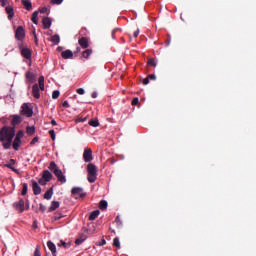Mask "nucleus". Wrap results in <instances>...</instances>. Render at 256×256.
Masks as SVG:
<instances>
[{"instance_id":"obj_1","label":"nucleus","mask_w":256,"mask_h":256,"mask_svg":"<svg viewBox=\"0 0 256 256\" xmlns=\"http://www.w3.org/2000/svg\"><path fill=\"white\" fill-rule=\"evenodd\" d=\"M16 136L14 127L4 126L0 129V142L4 150H9L12 146L13 139Z\"/></svg>"},{"instance_id":"obj_2","label":"nucleus","mask_w":256,"mask_h":256,"mask_svg":"<svg viewBox=\"0 0 256 256\" xmlns=\"http://www.w3.org/2000/svg\"><path fill=\"white\" fill-rule=\"evenodd\" d=\"M48 169L56 176L59 182L62 184L67 182L66 176L64 175L62 169L58 167L55 161L50 162Z\"/></svg>"},{"instance_id":"obj_3","label":"nucleus","mask_w":256,"mask_h":256,"mask_svg":"<svg viewBox=\"0 0 256 256\" xmlns=\"http://www.w3.org/2000/svg\"><path fill=\"white\" fill-rule=\"evenodd\" d=\"M87 172H88V182L95 183L97 181V166L93 163H89L87 165Z\"/></svg>"},{"instance_id":"obj_4","label":"nucleus","mask_w":256,"mask_h":256,"mask_svg":"<svg viewBox=\"0 0 256 256\" xmlns=\"http://www.w3.org/2000/svg\"><path fill=\"white\" fill-rule=\"evenodd\" d=\"M24 131L23 130H19L16 135L15 138L12 142V148L14 151H19L21 145H22V139L24 138Z\"/></svg>"},{"instance_id":"obj_5","label":"nucleus","mask_w":256,"mask_h":256,"mask_svg":"<svg viewBox=\"0 0 256 256\" xmlns=\"http://www.w3.org/2000/svg\"><path fill=\"white\" fill-rule=\"evenodd\" d=\"M53 179V174L49 170H44L42 172L41 178H39L38 183L41 186H46Z\"/></svg>"},{"instance_id":"obj_6","label":"nucleus","mask_w":256,"mask_h":256,"mask_svg":"<svg viewBox=\"0 0 256 256\" xmlns=\"http://www.w3.org/2000/svg\"><path fill=\"white\" fill-rule=\"evenodd\" d=\"M21 114L27 118H31L33 116V109L29 106V104L24 103L21 107Z\"/></svg>"},{"instance_id":"obj_7","label":"nucleus","mask_w":256,"mask_h":256,"mask_svg":"<svg viewBox=\"0 0 256 256\" xmlns=\"http://www.w3.org/2000/svg\"><path fill=\"white\" fill-rule=\"evenodd\" d=\"M83 159L86 163L93 161V150H91V148H85L83 153Z\"/></svg>"},{"instance_id":"obj_8","label":"nucleus","mask_w":256,"mask_h":256,"mask_svg":"<svg viewBox=\"0 0 256 256\" xmlns=\"http://www.w3.org/2000/svg\"><path fill=\"white\" fill-rule=\"evenodd\" d=\"M71 193L72 195L79 197V198H83L85 197V193L83 191V187H73L71 189Z\"/></svg>"},{"instance_id":"obj_9","label":"nucleus","mask_w":256,"mask_h":256,"mask_svg":"<svg viewBox=\"0 0 256 256\" xmlns=\"http://www.w3.org/2000/svg\"><path fill=\"white\" fill-rule=\"evenodd\" d=\"M25 30L22 26H19L15 31V38L19 41L23 40L25 38Z\"/></svg>"},{"instance_id":"obj_10","label":"nucleus","mask_w":256,"mask_h":256,"mask_svg":"<svg viewBox=\"0 0 256 256\" xmlns=\"http://www.w3.org/2000/svg\"><path fill=\"white\" fill-rule=\"evenodd\" d=\"M32 190L34 195H40L42 193V188L36 180H32Z\"/></svg>"},{"instance_id":"obj_11","label":"nucleus","mask_w":256,"mask_h":256,"mask_svg":"<svg viewBox=\"0 0 256 256\" xmlns=\"http://www.w3.org/2000/svg\"><path fill=\"white\" fill-rule=\"evenodd\" d=\"M21 55L24 58L31 60L32 59V50L27 47H24L21 49Z\"/></svg>"},{"instance_id":"obj_12","label":"nucleus","mask_w":256,"mask_h":256,"mask_svg":"<svg viewBox=\"0 0 256 256\" xmlns=\"http://www.w3.org/2000/svg\"><path fill=\"white\" fill-rule=\"evenodd\" d=\"M32 95L35 99H40L41 94H40V88L38 84H35L32 86Z\"/></svg>"},{"instance_id":"obj_13","label":"nucleus","mask_w":256,"mask_h":256,"mask_svg":"<svg viewBox=\"0 0 256 256\" xmlns=\"http://www.w3.org/2000/svg\"><path fill=\"white\" fill-rule=\"evenodd\" d=\"M13 206L15 209L20 210L21 212L25 210V202L23 199H20L18 202H14Z\"/></svg>"},{"instance_id":"obj_14","label":"nucleus","mask_w":256,"mask_h":256,"mask_svg":"<svg viewBox=\"0 0 256 256\" xmlns=\"http://www.w3.org/2000/svg\"><path fill=\"white\" fill-rule=\"evenodd\" d=\"M25 77H26V81L29 82V83H34L36 81V78H37L36 74L32 73L30 71L26 72Z\"/></svg>"},{"instance_id":"obj_15","label":"nucleus","mask_w":256,"mask_h":256,"mask_svg":"<svg viewBox=\"0 0 256 256\" xmlns=\"http://www.w3.org/2000/svg\"><path fill=\"white\" fill-rule=\"evenodd\" d=\"M78 44L83 48V49H87L89 48V39H87L86 37H82L78 40Z\"/></svg>"},{"instance_id":"obj_16","label":"nucleus","mask_w":256,"mask_h":256,"mask_svg":"<svg viewBox=\"0 0 256 256\" xmlns=\"http://www.w3.org/2000/svg\"><path fill=\"white\" fill-rule=\"evenodd\" d=\"M5 12L8 16V20H12L15 16V13H14V8L12 6H7L5 8Z\"/></svg>"},{"instance_id":"obj_17","label":"nucleus","mask_w":256,"mask_h":256,"mask_svg":"<svg viewBox=\"0 0 256 256\" xmlns=\"http://www.w3.org/2000/svg\"><path fill=\"white\" fill-rule=\"evenodd\" d=\"M42 24L44 29H49L52 26V19L49 17H45L42 20Z\"/></svg>"},{"instance_id":"obj_18","label":"nucleus","mask_w":256,"mask_h":256,"mask_svg":"<svg viewBox=\"0 0 256 256\" xmlns=\"http://www.w3.org/2000/svg\"><path fill=\"white\" fill-rule=\"evenodd\" d=\"M53 195H54V189H53V187H51V188H49V189L44 193L43 198H44L45 200H51L52 197H53Z\"/></svg>"},{"instance_id":"obj_19","label":"nucleus","mask_w":256,"mask_h":256,"mask_svg":"<svg viewBox=\"0 0 256 256\" xmlns=\"http://www.w3.org/2000/svg\"><path fill=\"white\" fill-rule=\"evenodd\" d=\"M61 56L63 59H71L74 56V53L72 50H65L61 53Z\"/></svg>"},{"instance_id":"obj_20","label":"nucleus","mask_w":256,"mask_h":256,"mask_svg":"<svg viewBox=\"0 0 256 256\" xmlns=\"http://www.w3.org/2000/svg\"><path fill=\"white\" fill-rule=\"evenodd\" d=\"M48 249L52 252V255L56 256L57 253V247L52 241L47 242Z\"/></svg>"},{"instance_id":"obj_21","label":"nucleus","mask_w":256,"mask_h":256,"mask_svg":"<svg viewBox=\"0 0 256 256\" xmlns=\"http://www.w3.org/2000/svg\"><path fill=\"white\" fill-rule=\"evenodd\" d=\"M22 123V118L19 115H14L11 121L12 126H17Z\"/></svg>"},{"instance_id":"obj_22","label":"nucleus","mask_w":256,"mask_h":256,"mask_svg":"<svg viewBox=\"0 0 256 256\" xmlns=\"http://www.w3.org/2000/svg\"><path fill=\"white\" fill-rule=\"evenodd\" d=\"M15 164H16V161L14 159H10V163L5 164V167L12 170L15 173H18V170L15 167H13Z\"/></svg>"},{"instance_id":"obj_23","label":"nucleus","mask_w":256,"mask_h":256,"mask_svg":"<svg viewBox=\"0 0 256 256\" xmlns=\"http://www.w3.org/2000/svg\"><path fill=\"white\" fill-rule=\"evenodd\" d=\"M38 83H39L40 90L45 91V77L44 76L39 77Z\"/></svg>"},{"instance_id":"obj_24","label":"nucleus","mask_w":256,"mask_h":256,"mask_svg":"<svg viewBox=\"0 0 256 256\" xmlns=\"http://www.w3.org/2000/svg\"><path fill=\"white\" fill-rule=\"evenodd\" d=\"M22 5L25 7L27 11L32 10V3L30 0H22Z\"/></svg>"},{"instance_id":"obj_25","label":"nucleus","mask_w":256,"mask_h":256,"mask_svg":"<svg viewBox=\"0 0 256 256\" xmlns=\"http://www.w3.org/2000/svg\"><path fill=\"white\" fill-rule=\"evenodd\" d=\"M58 208H60V202H51V206L49 207V212L56 211Z\"/></svg>"},{"instance_id":"obj_26","label":"nucleus","mask_w":256,"mask_h":256,"mask_svg":"<svg viewBox=\"0 0 256 256\" xmlns=\"http://www.w3.org/2000/svg\"><path fill=\"white\" fill-rule=\"evenodd\" d=\"M50 41L54 44V45H58L61 42V38L59 35H54L50 38Z\"/></svg>"},{"instance_id":"obj_27","label":"nucleus","mask_w":256,"mask_h":256,"mask_svg":"<svg viewBox=\"0 0 256 256\" xmlns=\"http://www.w3.org/2000/svg\"><path fill=\"white\" fill-rule=\"evenodd\" d=\"M38 16H39V12L38 11H35L33 14H32V17H31V21L38 25V22H39V19H38Z\"/></svg>"},{"instance_id":"obj_28","label":"nucleus","mask_w":256,"mask_h":256,"mask_svg":"<svg viewBox=\"0 0 256 256\" xmlns=\"http://www.w3.org/2000/svg\"><path fill=\"white\" fill-rule=\"evenodd\" d=\"M26 133H27V135H29V136H33V135L36 133L35 127H34V126H28V127L26 128Z\"/></svg>"},{"instance_id":"obj_29","label":"nucleus","mask_w":256,"mask_h":256,"mask_svg":"<svg viewBox=\"0 0 256 256\" xmlns=\"http://www.w3.org/2000/svg\"><path fill=\"white\" fill-rule=\"evenodd\" d=\"M99 214H100L99 210H94L93 212H91V214L89 216V220L94 221L95 219H97Z\"/></svg>"},{"instance_id":"obj_30","label":"nucleus","mask_w":256,"mask_h":256,"mask_svg":"<svg viewBox=\"0 0 256 256\" xmlns=\"http://www.w3.org/2000/svg\"><path fill=\"white\" fill-rule=\"evenodd\" d=\"M91 54H93V50L91 49H87L82 53V57L89 59V57L91 56Z\"/></svg>"},{"instance_id":"obj_31","label":"nucleus","mask_w":256,"mask_h":256,"mask_svg":"<svg viewBox=\"0 0 256 256\" xmlns=\"http://www.w3.org/2000/svg\"><path fill=\"white\" fill-rule=\"evenodd\" d=\"M27 193H28V184L27 183H23L21 195L25 196V195H27Z\"/></svg>"},{"instance_id":"obj_32","label":"nucleus","mask_w":256,"mask_h":256,"mask_svg":"<svg viewBox=\"0 0 256 256\" xmlns=\"http://www.w3.org/2000/svg\"><path fill=\"white\" fill-rule=\"evenodd\" d=\"M108 207V203L106 202V200H101V202H99V208L101 210H106Z\"/></svg>"},{"instance_id":"obj_33","label":"nucleus","mask_w":256,"mask_h":256,"mask_svg":"<svg viewBox=\"0 0 256 256\" xmlns=\"http://www.w3.org/2000/svg\"><path fill=\"white\" fill-rule=\"evenodd\" d=\"M88 124H89V126H91V127H93V128H97V127H99V122H98V120H90L89 122H88Z\"/></svg>"},{"instance_id":"obj_34","label":"nucleus","mask_w":256,"mask_h":256,"mask_svg":"<svg viewBox=\"0 0 256 256\" xmlns=\"http://www.w3.org/2000/svg\"><path fill=\"white\" fill-rule=\"evenodd\" d=\"M60 97V91L59 90H55L52 93V99H59Z\"/></svg>"},{"instance_id":"obj_35","label":"nucleus","mask_w":256,"mask_h":256,"mask_svg":"<svg viewBox=\"0 0 256 256\" xmlns=\"http://www.w3.org/2000/svg\"><path fill=\"white\" fill-rule=\"evenodd\" d=\"M39 12L41 14H49L50 13V10L47 8V7H43V8H40L39 9Z\"/></svg>"},{"instance_id":"obj_36","label":"nucleus","mask_w":256,"mask_h":256,"mask_svg":"<svg viewBox=\"0 0 256 256\" xmlns=\"http://www.w3.org/2000/svg\"><path fill=\"white\" fill-rule=\"evenodd\" d=\"M86 239H87L86 237H81L75 241V244L81 245V244H83V242H85Z\"/></svg>"},{"instance_id":"obj_37","label":"nucleus","mask_w":256,"mask_h":256,"mask_svg":"<svg viewBox=\"0 0 256 256\" xmlns=\"http://www.w3.org/2000/svg\"><path fill=\"white\" fill-rule=\"evenodd\" d=\"M64 0H51L50 3L52 5H61L63 4Z\"/></svg>"},{"instance_id":"obj_38","label":"nucleus","mask_w":256,"mask_h":256,"mask_svg":"<svg viewBox=\"0 0 256 256\" xmlns=\"http://www.w3.org/2000/svg\"><path fill=\"white\" fill-rule=\"evenodd\" d=\"M49 135L53 141L56 140V133L55 130H49Z\"/></svg>"},{"instance_id":"obj_39","label":"nucleus","mask_w":256,"mask_h":256,"mask_svg":"<svg viewBox=\"0 0 256 256\" xmlns=\"http://www.w3.org/2000/svg\"><path fill=\"white\" fill-rule=\"evenodd\" d=\"M113 245H114L115 247H117L118 249H120V241H119L118 238H115V239L113 240Z\"/></svg>"},{"instance_id":"obj_40","label":"nucleus","mask_w":256,"mask_h":256,"mask_svg":"<svg viewBox=\"0 0 256 256\" xmlns=\"http://www.w3.org/2000/svg\"><path fill=\"white\" fill-rule=\"evenodd\" d=\"M33 256H41V251H40V247L39 246H36Z\"/></svg>"},{"instance_id":"obj_41","label":"nucleus","mask_w":256,"mask_h":256,"mask_svg":"<svg viewBox=\"0 0 256 256\" xmlns=\"http://www.w3.org/2000/svg\"><path fill=\"white\" fill-rule=\"evenodd\" d=\"M39 142V137H34L31 142H30V145L31 146H34L35 144H37Z\"/></svg>"},{"instance_id":"obj_42","label":"nucleus","mask_w":256,"mask_h":256,"mask_svg":"<svg viewBox=\"0 0 256 256\" xmlns=\"http://www.w3.org/2000/svg\"><path fill=\"white\" fill-rule=\"evenodd\" d=\"M9 4V0H0V6L5 7Z\"/></svg>"},{"instance_id":"obj_43","label":"nucleus","mask_w":256,"mask_h":256,"mask_svg":"<svg viewBox=\"0 0 256 256\" xmlns=\"http://www.w3.org/2000/svg\"><path fill=\"white\" fill-rule=\"evenodd\" d=\"M148 64H149L150 66H153V67H156V66H157V63H156V61H155L154 59H149Z\"/></svg>"},{"instance_id":"obj_44","label":"nucleus","mask_w":256,"mask_h":256,"mask_svg":"<svg viewBox=\"0 0 256 256\" xmlns=\"http://www.w3.org/2000/svg\"><path fill=\"white\" fill-rule=\"evenodd\" d=\"M76 92L78 93V95H85V89L83 88L77 89Z\"/></svg>"},{"instance_id":"obj_45","label":"nucleus","mask_w":256,"mask_h":256,"mask_svg":"<svg viewBox=\"0 0 256 256\" xmlns=\"http://www.w3.org/2000/svg\"><path fill=\"white\" fill-rule=\"evenodd\" d=\"M62 107H63V108H66V109L70 108L69 102H68L67 100H65V101L62 103Z\"/></svg>"},{"instance_id":"obj_46","label":"nucleus","mask_w":256,"mask_h":256,"mask_svg":"<svg viewBox=\"0 0 256 256\" xmlns=\"http://www.w3.org/2000/svg\"><path fill=\"white\" fill-rule=\"evenodd\" d=\"M138 103H139V99L138 98H134L132 100V105H138Z\"/></svg>"},{"instance_id":"obj_47","label":"nucleus","mask_w":256,"mask_h":256,"mask_svg":"<svg viewBox=\"0 0 256 256\" xmlns=\"http://www.w3.org/2000/svg\"><path fill=\"white\" fill-rule=\"evenodd\" d=\"M139 33H140V31H139V29H137V30L133 33V37H134V38L138 37Z\"/></svg>"},{"instance_id":"obj_48","label":"nucleus","mask_w":256,"mask_h":256,"mask_svg":"<svg viewBox=\"0 0 256 256\" xmlns=\"http://www.w3.org/2000/svg\"><path fill=\"white\" fill-rule=\"evenodd\" d=\"M143 85H149V78L148 77L143 80Z\"/></svg>"},{"instance_id":"obj_49","label":"nucleus","mask_w":256,"mask_h":256,"mask_svg":"<svg viewBox=\"0 0 256 256\" xmlns=\"http://www.w3.org/2000/svg\"><path fill=\"white\" fill-rule=\"evenodd\" d=\"M51 125H52V126H57L58 123H57V121H56L55 119H52V120H51Z\"/></svg>"},{"instance_id":"obj_50","label":"nucleus","mask_w":256,"mask_h":256,"mask_svg":"<svg viewBox=\"0 0 256 256\" xmlns=\"http://www.w3.org/2000/svg\"><path fill=\"white\" fill-rule=\"evenodd\" d=\"M148 78L151 79V80H155L156 76L154 74H151V75L148 76Z\"/></svg>"},{"instance_id":"obj_51","label":"nucleus","mask_w":256,"mask_h":256,"mask_svg":"<svg viewBox=\"0 0 256 256\" xmlns=\"http://www.w3.org/2000/svg\"><path fill=\"white\" fill-rule=\"evenodd\" d=\"M32 226H33L34 229H37L38 228L37 221H34Z\"/></svg>"},{"instance_id":"obj_52","label":"nucleus","mask_w":256,"mask_h":256,"mask_svg":"<svg viewBox=\"0 0 256 256\" xmlns=\"http://www.w3.org/2000/svg\"><path fill=\"white\" fill-rule=\"evenodd\" d=\"M97 95H98L97 92H93V93H92V98H93V99H97Z\"/></svg>"},{"instance_id":"obj_53","label":"nucleus","mask_w":256,"mask_h":256,"mask_svg":"<svg viewBox=\"0 0 256 256\" xmlns=\"http://www.w3.org/2000/svg\"><path fill=\"white\" fill-rule=\"evenodd\" d=\"M105 244H106V241L103 239V240L101 241V243L98 244V246H103V245H105Z\"/></svg>"},{"instance_id":"obj_54","label":"nucleus","mask_w":256,"mask_h":256,"mask_svg":"<svg viewBox=\"0 0 256 256\" xmlns=\"http://www.w3.org/2000/svg\"><path fill=\"white\" fill-rule=\"evenodd\" d=\"M40 209H41L42 211H45V206H43V204H40Z\"/></svg>"},{"instance_id":"obj_55","label":"nucleus","mask_w":256,"mask_h":256,"mask_svg":"<svg viewBox=\"0 0 256 256\" xmlns=\"http://www.w3.org/2000/svg\"><path fill=\"white\" fill-rule=\"evenodd\" d=\"M33 35H34L35 41H37V36H36V32L35 31H33Z\"/></svg>"},{"instance_id":"obj_56","label":"nucleus","mask_w":256,"mask_h":256,"mask_svg":"<svg viewBox=\"0 0 256 256\" xmlns=\"http://www.w3.org/2000/svg\"><path fill=\"white\" fill-rule=\"evenodd\" d=\"M79 52H81V48L77 47L76 53H79Z\"/></svg>"},{"instance_id":"obj_57","label":"nucleus","mask_w":256,"mask_h":256,"mask_svg":"<svg viewBox=\"0 0 256 256\" xmlns=\"http://www.w3.org/2000/svg\"><path fill=\"white\" fill-rule=\"evenodd\" d=\"M62 245H63L64 247H67V244H66L65 242H62Z\"/></svg>"},{"instance_id":"obj_58","label":"nucleus","mask_w":256,"mask_h":256,"mask_svg":"<svg viewBox=\"0 0 256 256\" xmlns=\"http://www.w3.org/2000/svg\"><path fill=\"white\" fill-rule=\"evenodd\" d=\"M58 49L62 50V48H61V47H58Z\"/></svg>"},{"instance_id":"obj_59","label":"nucleus","mask_w":256,"mask_h":256,"mask_svg":"<svg viewBox=\"0 0 256 256\" xmlns=\"http://www.w3.org/2000/svg\"><path fill=\"white\" fill-rule=\"evenodd\" d=\"M58 49L62 50V48H61V47H58Z\"/></svg>"},{"instance_id":"obj_60","label":"nucleus","mask_w":256,"mask_h":256,"mask_svg":"<svg viewBox=\"0 0 256 256\" xmlns=\"http://www.w3.org/2000/svg\"><path fill=\"white\" fill-rule=\"evenodd\" d=\"M83 32V30H80V33H82Z\"/></svg>"},{"instance_id":"obj_61","label":"nucleus","mask_w":256,"mask_h":256,"mask_svg":"<svg viewBox=\"0 0 256 256\" xmlns=\"http://www.w3.org/2000/svg\"><path fill=\"white\" fill-rule=\"evenodd\" d=\"M62 217H58V219H61Z\"/></svg>"}]
</instances>
